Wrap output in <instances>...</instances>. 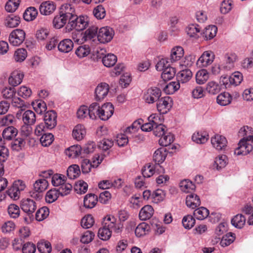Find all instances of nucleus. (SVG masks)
<instances>
[{
  "instance_id": "54",
  "label": "nucleus",
  "mask_w": 253,
  "mask_h": 253,
  "mask_svg": "<svg viewBox=\"0 0 253 253\" xmlns=\"http://www.w3.org/2000/svg\"><path fill=\"white\" fill-rule=\"evenodd\" d=\"M38 251L41 253H50L51 251L50 243L46 241L41 240L37 244Z\"/></svg>"
},
{
  "instance_id": "42",
  "label": "nucleus",
  "mask_w": 253,
  "mask_h": 253,
  "mask_svg": "<svg viewBox=\"0 0 253 253\" xmlns=\"http://www.w3.org/2000/svg\"><path fill=\"white\" fill-rule=\"evenodd\" d=\"M176 70L174 68L168 66L162 71L161 77L164 81L172 79L175 76Z\"/></svg>"
},
{
  "instance_id": "2",
  "label": "nucleus",
  "mask_w": 253,
  "mask_h": 253,
  "mask_svg": "<svg viewBox=\"0 0 253 253\" xmlns=\"http://www.w3.org/2000/svg\"><path fill=\"white\" fill-rule=\"evenodd\" d=\"M88 25L87 18L83 16L79 17L76 15L75 17L71 19L66 26V32L75 30L76 32H81L85 29Z\"/></svg>"
},
{
  "instance_id": "19",
  "label": "nucleus",
  "mask_w": 253,
  "mask_h": 253,
  "mask_svg": "<svg viewBox=\"0 0 253 253\" xmlns=\"http://www.w3.org/2000/svg\"><path fill=\"white\" fill-rule=\"evenodd\" d=\"M24 77L23 73L18 70L14 71L8 78V83L13 86H16L21 83Z\"/></svg>"
},
{
  "instance_id": "55",
  "label": "nucleus",
  "mask_w": 253,
  "mask_h": 253,
  "mask_svg": "<svg viewBox=\"0 0 253 253\" xmlns=\"http://www.w3.org/2000/svg\"><path fill=\"white\" fill-rule=\"evenodd\" d=\"M180 88L179 83L177 81L169 83L164 88L165 92L168 94H172Z\"/></svg>"
},
{
  "instance_id": "62",
  "label": "nucleus",
  "mask_w": 253,
  "mask_h": 253,
  "mask_svg": "<svg viewBox=\"0 0 253 253\" xmlns=\"http://www.w3.org/2000/svg\"><path fill=\"white\" fill-rule=\"evenodd\" d=\"M182 223L185 229H190L195 225V220L192 215H187L183 217Z\"/></svg>"
},
{
  "instance_id": "25",
  "label": "nucleus",
  "mask_w": 253,
  "mask_h": 253,
  "mask_svg": "<svg viewBox=\"0 0 253 253\" xmlns=\"http://www.w3.org/2000/svg\"><path fill=\"white\" fill-rule=\"evenodd\" d=\"M74 44L72 40L70 39H64L61 41L58 44V50L62 53H68L73 48Z\"/></svg>"
},
{
  "instance_id": "37",
  "label": "nucleus",
  "mask_w": 253,
  "mask_h": 253,
  "mask_svg": "<svg viewBox=\"0 0 253 253\" xmlns=\"http://www.w3.org/2000/svg\"><path fill=\"white\" fill-rule=\"evenodd\" d=\"M180 190L185 193H190L195 189V185L188 179L182 180L179 183Z\"/></svg>"
},
{
  "instance_id": "7",
  "label": "nucleus",
  "mask_w": 253,
  "mask_h": 253,
  "mask_svg": "<svg viewBox=\"0 0 253 253\" xmlns=\"http://www.w3.org/2000/svg\"><path fill=\"white\" fill-rule=\"evenodd\" d=\"M172 106V99L169 96L160 98L157 102V109L160 114H165L171 109Z\"/></svg>"
},
{
  "instance_id": "17",
  "label": "nucleus",
  "mask_w": 253,
  "mask_h": 253,
  "mask_svg": "<svg viewBox=\"0 0 253 253\" xmlns=\"http://www.w3.org/2000/svg\"><path fill=\"white\" fill-rule=\"evenodd\" d=\"M93 35L95 38H94V40L91 41V43H107L111 41L114 36L113 33H97Z\"/></svg>"
},
{
  "instance_id": "38",
  "label": "nucleus",
  "mask_w": 253,
  "mask_h": 253,
  "mask_svg": "<svg viewBox=\"0 0 253 253\" xmlns=\"http://www.w3.org/2000/svg\"><path fill=\"white\" fill-rule=\"evenodd\" d=\"M117 61V56L112 53L106 54L102 59V62L103 65L108 68L113 67L116 64Z\"/></svg>"
},
{
  "instance_id": "15",
  "label": "nucleus",
  "mask_w": 253,
  "mask_h": 253,
  "mask_svg": "<svg viewBox=\"0 0 253 253\" xmlns=\"http://www.w3.org/2000/svg\"><path fill=\"white\" fill-rule=\"evenodd\" d=\"M21 208L22 211L30 216L37 209L36 202L31 199H23L21 202Z\"/></svg>"
},
{
  "instance_id": "50",
  "label": "nucleus",
  "mask_w": 253,
  "mask_h": 253,
  "mask_svg": "<svg viewBox=\"0 0 253 253\" xmlns=\"http://www.w3.org/2000/svg\"><path fill=\"white\" fill-rule=\"evenodd\" d=\"M150 229V226L145 222H142L137 225L135 230V234L138 237H140L146 235Z\"/></svg>"
},
{
  "instance_id": "11",
  "label": "nucleus",
  "mask_w": 253,
  "mask_h": 253,
  "mask_svg": "<svg viewBox=\"0 0 253 253\" xmlns=\"http://www.w3.org/2000/svg\"><path fill=\"white\" fill-rule=\"evenodd\" d=\"M114 112V106L111 103H104L100 107L99 118L103 121H107L113 115Z\"/></svg>"
},
{
  "instance_id": "4",
  "label": "nucleus",
  "mask_w": 253,
  "mask_h": 253,
  "mask_svg": "<svg viewBox=\"0 0 253 253\" xmlns=\"http://www.w3.org/2000/svg\"><path fill=\"white\" fill-rule=\"evenodd\" d=\"M103 222L105 223V227L108 228L111 233L118 234L122 232L123 228V224L114 216L110 215L107 216L104 218Z\"/></svg>"
},
{
  "instance_id": "63",
  "label": "nucleus",
  "mask_w": 253,
  "mask_h": 253,
  "mask_svg": "<svg viewBox=\"0 0 253 253\" xmlns=\"http://www.w3.org/2000/svg\"><path fill=\"white\" fill-rule=\"evenodd\" d=\"M234 240V234L229 232L223 236L220 242V244L222 247L227 246L232 243Z\"/></svg>"
},
{
  "instance_id": "64",
  "label": "nucleus",
  "mask_w": 253,
  "mask_h": 253,
  "mask_svg": "<svg viewBox=\"0 0 253 253\" xmlns=\"http://www.w3.org/2000/svg\"><path fill=\"white\" fill-rule=\"evenodd\" d=\"M88 189V184L83 180L77 181L75 186V190L77 193L82 194L85 193Z\"/></svg>"
},
{
  "instance_id": "31",
  "label": "nucleus",
  "mask_w": 253,
  "mask_h": 253,
  "mask_svg": "<svg viewBox=\"0 0 253 253\" xmlns=\"http://www.w3.org/2000/svg\"><path fill=\"white\" fill-rule=\"evenodd\" d=\"M0 93L4 98L10 99L13 96L15 91L13 88L5 85L3 82H0Z\"/></svg>"
},
{
  "instance_id": "52",
  "label": "nucleus",
  "mask_w": 253,
  "mask_h": 253,
  "mask_svg": "<svg viewBox=\"0 0 253 253\" xmlns=\"http://www.w3.org/2000/svg\"><path fill=\"white\" fill-rule=\"evenodd\" d=\"M68 20L59 13L55 16L53 20V26L56 29L62 28L67 23Z\"/></svg>"
},
{
  "instance_id": "26",
  "label": "nucleus",
  "mask_w": 253,
  "mask_h": 253,
  "mask_svg": "<svg viewBox=\"0 0 253 253\" xmlns=\"http://www.w3.org/2000/svg\"><path fill=\"white\" fill-rule=\"evenodd\" d=\"M154 213V210L150 205H145L140 210L139 217L141 220H146L150 219Z\"/></svg>"
},
{
  "instance_id": "13",
  "label": "nucleus",
  "mask_w": 253,
  "mask_h": 253,
  "mask_svg": "<svg viewBox=\"0 0 253 253\" xmlns=\"http://www.w3.org/2000/svg\"><path fill=\"white\" fill-rule=\"evenodd\" d=\"M44 124L47 129H51L57 125V114L53 110H50L45 113L44 116Z\"/></svg>"
},
{
  "instance_id": "9",
  "label": "nucleus",
  "mask_w": 253,
  "mask_h": 253,
  "mask_svg": "<svg viewBox=\"0 0 253 253\" xmlns=\"http://www.w3.org/2000/svg\"><path fill=\"white\" fill-rule=\"evenodd\" d=\"M161 95V90L158 87L148 88L144 94V99L148 103H153L158 101Z\"/></svg>"
},
{
  "instance_id": "47",
  "label": "nucleus",
  "mask_w": 253,
  "mask_h": 253,
  "mask_svg": "<svg viewBox=\"0 0 253 253\" xmlns=\"http://www.w3.org/2000/svg\"><path fill=\"white\" fill-rule=\"evenodd\" d=\"M34 110L39 114H42L44 112L46 109V103L42 100H36L32 103Z\"/></svg>"
},
{
  "instance_id": "39",
  "label": "nucleus",
  "mask_w": 253,
  "mask_h": 253,
  "mask_svg": "<svg viewBox=\"0 0 253 253\" xmlns=\"http://www.w3.org/2000/svg\"><path fill=\"white\" fill-rule=\"evenodd\" d=\"M232 97L230 94L224 92L219 94L216 98L217 103L221 106H226L231 102Z\"/></svg>"
},
{
  "instance_id": "49",
  "label": "nucleus",
  "mask_w": 253,
  "mask_h": 253,
  "mask_svg": "<svg viewBox=\"0 0 253 253\" xmlns=\"http://www.w3.org/2000/svg\"><path fill=\"white\" fill-rule=\"evenodd\" d=\"M17 134V130L12 126L5 128L2 132L3 141L9 140L14 138Z\"/></svg>"
},
{
  "instance_id": "57",
  "label": "nucleus",
  "mask_w": 253,
  "mask_h": 253,
  "mask_svg": "<svg viewBox=\"0 0 253 253\" xmlns=\"http://www.w3.org/2000/svg\"><path fill=\"white\" fill-rule=\"evenodd\" d=\"M194 215L197 219L203 220L209 215V211L206 208L202 207L195 210Z\"/></svg>"
},
{
  "instance_id": "28",
  "label": "nucleus",
  "mask_w": 253,
  "mask_h": 253,
  "mask_svg": "<svg viewBox=\"0 0 253 253\" xmlns=\"http://www.w3.org/2000/svg\"><path fill=\"white\" fill-rule=\"evenodd\" d=\"M85 134L86 130L84 126L81 124L76 126L72 132L73 138L78 141L83 139Z\"/></svg>"
},
{
  "instance_id": "59",
  "label": "nucleus",
  "mask_w": 253,
  "mask_h": 253,
  "mask_svg": "<svg viewBox=\"0 0 253 253\" xmlns=\"http://www.w3.org/2000/svg\"><path fill=\"white\" fill-rule=\"evenodd\" d=\"M155 173V166L153 164H147L142 169V174L144 177H150Z\"/></svg>"
},
{
  "instance_id": "51",
  "label": "nucleus",
  "mask_w": 253,
  "mask_h": 253,
  "mask_svg": "<svg viewBox=\"0 0 253 253\" xmlns=\"http://www.w3.org/2000/svg\"><path fill=\"white\" fill-rule=\"evenodd\" d=\"M38 14L37 10L34 7L28 8L23 14L24 19L27 21L34 20Z\"/></svg>"
},
{
  "instance_id": "3",
  "label": "nucleus",
  "mask_w": 253,
  "mask_h": 253,
  "mask_svg": "<svg viewBox=\"0 0 253 253\" xmlns=\"http://www.w3.org/2000/svg\"><path fill=\"white\" fill-rule=\"evenodd\" d=\"M63 187L64 188L59 187L58 189H52L47 191L45 198L46 202L49 204L52 203L57 199L59 195L62 196H66L72 189L71 184H67Z\"/></svg>"
},
{
  "instance_id": "61",
  "label": "nucleus",
  "mask_w": 253,
  "mask_h": 253,
  "mask_svg": "<svg viewBox=\"0 0 253 253\" xmlns=\"http://www.w3.org/2000/svg\"><path fill=\"white\" fill-rule=\"evenodd\" d=\"M53 140L54 136L51 133L43 134L40 138V142L44 147H47L51 145Z\"/></svg>"
},
{
  "instance_id": "21",
  "label": "nucleus",
  "mask_w": 253,
  "mask_h": 253,
  "mask_svg": "<svg viewBox=\"0 0 253 253\" xmlns=\"http://www.w3.org/2000/svg\"><path fill=\"white\" fill-rule=\"evenodd\" d=\"M186 204L188 208L194 209L200 205V199L196 194H190L186 198Z\"/></svg>"
},
{
  "instance_id": "16",
  "label": "nucleus",
  "mask_w": 253,
  "mask_h": 253,
  "mask_svg": "<svg viewBox=\"0 0 253 253\" xmlns=\"http://www.w3.org/2000/svg\"><path fill=\"white\" fill-rule=\"evenodd\" d=\"M59 14L63 16L67 20H71L74 18L76 15L75 10L74 6L69 3H65L61 5L60 10Z\"/></svg>"
},
{
  "instance_id": "60",
  "label": "nucleus",
  "mask_w": 253,
  "mask_h": 253,
  "mask_svg": "<svg viewBox=\"0 0 253 253\" xmlns=\"http://www.w3.org/2000/svg\"><path fill=\"white\" fill-rule=\"evenodd\" d=\"M90 52V49L89 46L84 45L78 47L76 50L75 53L78 57L82 58L87 56Z\"/></svg>"
},
{
  "instance_id": "1",
  "label": "nucleus",
  "mask_w": 253,
  "mask_h": 253,
  "mask_svg": "<svg viewBox=\"0 0 253 253\" xmlns=\"http://www.w3.org/2000/svg\"><path fill=\"white\" fill-rule=\"evenodd\" d=\"M239 134L243 138L238 143V147L235 150L236 155H246L251 152L253 149L252 143L253 142V135L252 128L248 126H244L241 128Z\"/></svg>"
},
{
  "instance_id": "6",
  "label": "nucleus",
  "mask_w": 253,
  "mask_h": 253,
  "mask_svg": "<svg viewBox=\"0 0 253 253\" xmlns=\"http://www.w3.org/2000/svg\"><path fill=\"white\" fill-rule=\"evenodd\" d=\"M26 188V185L21 180H17L14 182L12 186L7 191V195L13 200H17L20 197V193Z\"/></svg>"
},
{
  "instance_id": "8",
  "label": "nucleus",
  "mask_w": 253,
  "mask_h": 253,
  "mask_svg": "<svg viewBox=\"0 0 253 253\" xmlns=\"http://www.w3.org/2000/svg\"><path fill=\"white\" fill-rule=\"evenodd\" d=\"M238 57L235 53L228 52L224 55L221 67L223 69L229 71L234 67V63L237 60Z\"/></svg>"
},
{
  "instance_id": "30",
  "label": "nucleus",
  "mask_w": 253,
  "mask_h": 253,
  "mask_svg": "<svg viewBox=\"0 0 253 253\" xmlns=\"http://www.w3.org/2000/svg\"><path fill=\"white\" fill-rule=\"evenodd\" d=\"M22 121L25 124L34 125L36 121L35 113L30 110L25 111L22 114Z\"/></svg>"
},
{
  "instance_id": "12",
  "label": "nucleus",
  "mask_w": 253,
  "mask_h": 253,
  "mask_svg": "<svg viewBox=\"0 0 253 253\" xmlns=\"http://www.w3.org/2000/svg\"><path fill=\"white\" fill-rule=\"evenodd\" d=\"M72 37L75 42L83 43L84 42H89L91 43V41L94 40L95 36L93 34L97 33H72Z\"/></svg>"
},
{
  "instance_id": "53",
  "label": "nucleus",
  "mask_w": 253,
  "mask_h": 253,
  "mask_svg": "<svg viewBox=\"0 0 253 253\" xmlns=\"http://www.w3.org/2000/svg\"><path fill=\"white\" fill-rule=\"evenodd\" d=\"M111 235V232L107 227H105V223L103 222L102 227L98 230V237L102 240L107 241L110 238Z\"/></svg>"
},
{
  "instance_id": "48",
  "label": "nucleus",
  "mask_w": 253,
  "mask_h": 253,
  "mask_svg": "<svg viewBox=\"0 0 253 253\" xmlns=\"http://www.w3.org/2000/svg\"><path fill=\"white\" fill-rule=\"evenodd\" d=\"M20 23V18L18 16L11 15L8 16L4 21V25L8 28H14Z\"/></svg>"
},
{
  "instance_id": "27",
  "label": "nucleus",
  "mask_w": 253,
  "mask_h": 253,
  "mask_svg": "<svg viewBox=\"0 0 253 253\" xmlns=\"http://www.w3.org/2000/svg\"><path fill=\"white\" fill-rule=\"evenodd\" d=\"M184 55V49L180 46H176L171 50L170 60L171 62L179 60Z\"/></svg>"
},
{
  "instance_id": "40",
  "label": "nucleus",
  "mask_w": 253,
  "mask_h": 253,
  "mask_svg": "<svg viewBox=\"0 0 253 253\" xmlns=\"http://www.w3.org/2000/svg\"><path fill=\"white\" fill-rule=\"evenodd\" d=\"M97 202V197L94 194H90L85 196L84 205L86 208L91 209L96 205Z\"/></svg>"
},
{
  "instance_id": "43",
  "label": "nucleus",
  "mask_w": 253,
  "mask_h": 253,
  "mask_svg": "<svg viewBox=\"0 0 253 253\" xmlns=\"http://www.w3.org/2000/svg\"><path fill=\"white\" fill-rule=\"evenodd\" d=\"M81 173L80 167L77 165L70 166L67 170V175L69 178L74 179L77 178Z\"/></svg>"
},
{
  "instance_id": "44",
  "label": "nucleus",
  "mask_w": 253,
  "mask_h": 253,
  "mask_svg": "<svg viewBox=\"0 0 253 253\" xmlns=\"http://www.w3.org/2000/svg\"><path fill=\"white\" fill-rule=\"evenodd\" d=\"M246 217L242 214L235 215L231 220L232 224L236 228L241 229L245 224Z\"/></svg>"
},
{
  "instance_id": "46",
  "label": "nucleus",
  "mask_w": 253,
  "mask_h": 253,
  "mask_svg": "<svg viewBox=\"0 0 253 253\" xmlns=\"http://www.w3.org/2000/svg\"><path fill=\"white\" fill-rule=\"evenodd\" d=\"M100 107L98 103L94 102L90 105L88 108L89 117L92 120H95L97 117H99Z\"/></svg>"
},
{
  "instance_id": "33",
  "label": "nucleus",
  "mask_w": 253,
  "mask_h": 253,
  "mask_svg": "<svg viewBox=\"0 0 253 253\" xmlns=\"http://www.w3.org/2000/svg\"><path fill=\"white\" fill-rule=\"evenodd\" d=\"M209 78V73L206 69H201L196 74V81L199 84H204Z\"/></svg>"
},
{
  "instance_id": "29",
  "label": "nucleus",
  "mask_w": 253,
  "mask_h": 253,
  "mask_svg": "<svg viewBox=\"0 0 253 253\" xmlns=\"http://www.w3.org/2000/svg\"><path fill=\"white\" fill-rule=\"evenodd\" d=\"M82 148L80 145H75L66 150L65 154L70 158H76L81 155Z\"/></svg>"
},
{
  "instance_id": "20",
  "label": "nucleus",
  "mask_w": 253,
  "mask_h": 253,
  "mask_svg": "<svg viewBox=\"0 0 253 253\" xmlns=\"http://www.w3.org/2000/svg\"><path fill=\"white\" fill-rule=\"evenodd\" d=\"M25 38V33H10L9 42L13 46H18L23 42Z\"/></svg>"
},
{
  "instance_id": "36",
  "label": "nucleus",
  "mask_w": 253,
  "mask_h": 253,
  "mask_svg": "<svg viewBox=\"0 0 253 253\" xmlns=\"http://www.w3.org/2000/svg\"><path fill=\"white\" fill-rule=\"evenodd\" d=\"M48 186V181L44 178H41L35 181L34 188L37 192L42 193L47 189Z\"/></svg>"
},
{
  "instance_id": "45",
  "label": "nucleus",
  "mask_w": 253,
  "mask_h": 253,
  "mask_svg": "<svg viewBox=\"0 0 253 253\" xmlns=\"http://www.w3.org/2000/svg\"><path fill=\"white\" fill-rule=\"evenodd\" d=\"M227 164V157L225 155H219L215 158L212 165L213 169L217 170L224 168Z\"/></svg>"
},
{
  "instance_id": "41",
  "label": "nucleus",
  "mask_w": 253,
  "mask_h": 253,
  "mask_svg": "<svg viewBox=\"0 0 253 253\" xmlns=\"http://www.w3.org/2000/svg\"><path fill=\"white\" fill-rule=\"evenodd\" d=\"M160 137L159 140V143L160 145L162 146L166 147L169 146L174 141L173 135L170 132H166Z\"/></svg>"
},
{
  "instance_id": "56",
  "label": "nucleus",
  "mask_w": 253,
  "mask_h": 253,
  "mask_svg": "<svg viewBox=\"0 0 253 253\" xmlns=\"http://www.w3.org/2000/svg\"><path fill=\"white\" fill-rule=\"evenodd\" d=\"M206 90L211 94H216L220 91V86L217 83L211 81L207 84Z\"/></svg>"
},
{
  "instance_id": "5",
  "label": "nucleus",
  "mask_w": 253,
  "mask_h": 253,
  "mask_svg": "<svg viewBox=\"0 0 253 253\" xmlns=\"http://www.w3.org/2000/svg\"><path fill=\"white\" fill-rule=\"evenodd\" d=\"M104 159L102 155H96L92 159L91 162L88 159H84L81 162V169L83 173H87L91 170V168H96Z\"/></svg>"
},
{
  "instance_id": "35",
  "label": "nucleus",
  "mask_w": 253,
  "mask_h": 253,
  "mask_svg": "<svg viewBox=\"0 0 253 253\" xmlns=\"http://www.w3.org/2000/svg\"><path fill=\"white\" fill-rule=\"evenodd\" d=\"M167 155V153L165 149H158L153 154V160L155 164H161L165 160Z\"/></svg>"
},
{
  "instance_id": "34",
  "label": "nucleus",
  "mask_w": 253,
  "mask_h": 253,
  "mask_svg": "<svg viewBox=\"0 0 253 253\" xmlns=\"http://www.w3.org/2000/svg\"><path fill=\"white\" fill-rule=\"evenodd\" d=\"M141 122V120L136 121L134 122L130 126L126 128L124 134L128 135L129 138H130V136L133 137L134 136H135L137 131L140 128Z\"/></svg>"
},
{
  "instance_id": "14",
  "label": "nucleus",
  "mask_w": 253,
  "mask_h": 253,
  "mask_svg": "<svg viewBox=\"0 0 253 253\" xmlns=\"http://www.w3.org/2000/svg\"><path fill=\"white\" fill-rule=\"evenodd\" d=\"M214 59V54L211 51H206L203 52L197 61V64L200 67H206L211 65Z\"/></svg>"
},
{
  "instance_id": "32",
  "label": "nucleus",
  "mask_w": 253,
  "mask_h": 253,
  "mask_svg": "<svg viewBox=\"0 0 253 253\" xmlns=\"http://www.w3.org/2000/svg\"><path fill=\"white\" fill-rule=\"evenodd\" d=\"M209 139V135L206 132H197L192 136V140L197 144L205 143Z\"/></svg>"
},
{
  "instance_id": "24",
  "label": "nucleus",
  "mask_w": 253,
  "mask_h": 253,
  "mask_svg": "<svg viewBox=\"0 0 253 253\" xmlns=\"http://www.w3.org/2000/svg\"><path fill=\"white\" fill-rule=\"evenodd\" d=\"M192 77L190 70L186 69L179 72L176 76L177 81L180 84H185L189 82Z\"/></svg>"
},
{
  "instance_id": "18",
  "label": "nucleus",
  "mask_w": 253,
  "mask_h": 253,
  "mask_svg": "<svg viewBox=\"0 0 253 253\" xmlns=\"http://www.w3.org/2000/svg\"><path fill=\"white\" fill-rule=\"evenodd\" d=\"M109 87L106 83L99 84L95 88V99L98 101L102 100L108 94Z\"/></svg>"
},
{
  "instance_id": "23",
  "label": "nucleus",
  "mask_w": 253,
  "mask_h": 253,
  "mask_svg": "<svg viewBox=\"0 0 253 253\" xmlns=\"http://www.w3.org/2000/svg\"><path fill=\"white\" fill-rule=\"evenodd\" d=\"M66 177L65 175L59 174L55 173L52 176L51 184L54 187H59L64 188L63 186L67 184H70L66 182Z\"/></svg>"
},
{
  "instance_id": "22",
  "label": "nucleus",
  "mask_w": 253,
  "mask_h": 253,
  "mask_svg": "<svg viewBox=\"0 0 253 253\" xmlns=\"http://www.w3.org/2000/svg\"><path fill=\"white\" fill-rule=\"evenodd\" d=\"M56 6L52 1H46L42 3L40 6V11L42 15H49L55 10Z\"/></svg>"
},
{
  "instance_id": "58",
  "label": "nucleus",
  "mask_w": 253,
  "mask_h": 253,
  "mask_svg": "<svg viewBox=\"0 0 253 253\" xmlns=\"http://www.w3.org/2000/svg\"><path fill=\"white\" fill-rule=\"evenodd\" d=\"M49 209L47 207H42L36 212V219L39 221H42L49 215Z\"/></svg>"
},
{
  "instance_id": "10",
  "label": "nucleus",
  "mask_w": 253,
  "mask_h": 253,
  "mask_svg": "<svg viewBox=\"0 0 253 253\" xmlns=\"http://www.w3.org/2000/svg\"><path fill=\"white\" fill-rule=\"evenodd\" d=\"M211 141L212 147L217 151L224 150L228 143L225 136L218 134L212 136Z\"/></svg>"
}]
</instances>
